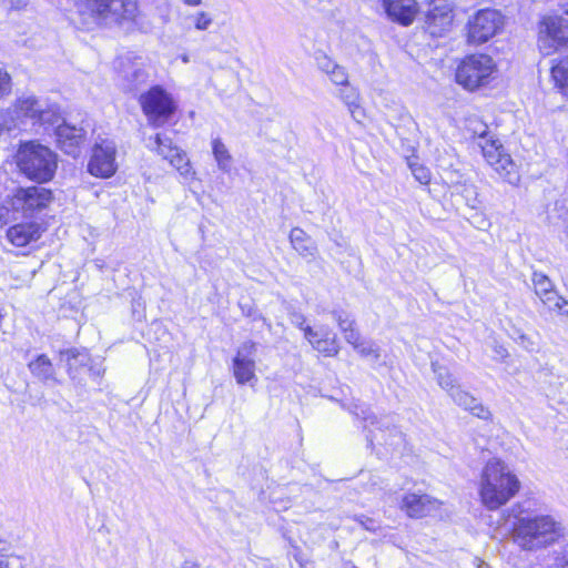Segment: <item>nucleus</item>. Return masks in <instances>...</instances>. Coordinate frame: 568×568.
<instances>
[{"label":"nucleus","instance_id":"4","mask_svg":"<svg viewBox=\"0 0 568 568\" xmlns=\"http://www.w3.org/2000/svg\"><path fill=\"white\" fill-rule=\"evenodd\" d=\"M16 163L28 179L44 183L54 176L58 158L48 146L29 141L20 144L16 153Z\"/></svg>","mask_w":568,"mask_h":568},{"label":"nucleus","instance_id":"41","mask_svg":"<svg viewBox=\"0 0 568 568\" xmlns=\"http://www.w3.org/2000/svg\"><path fill=\"white\" fill-rule=\"evenodd\" d=\"M2 3L8 9L19 10L27 6V0H2Z\"/></svg>","mask_w":568,"mask_h":568},{"label":"nucleus","instance_id":"24","mask_svg":"<svg viewBox=\"0 0 568 568\" xmlns=\"http://www.w3.org/2000/svg\"><path fill=\"white\" fill-rule=\"evenodd\" d=\"M29 369L37 378L48 382L53 381L58 383L54 376V368L51 361L45 355H39L34 361L29 364Z\"/></svg>","mask_w":568,"mask_h":568},{"label":"nucleus","instance_id":"23","mask_svg":"<svg viewBox=\"0 0 568 568\" xmlns=\"http://www.w3.org/2000/svg\"><path fill=\"white\" fill-rule=\"evenodd\" d=\"M148 146L155 151L159 155H161L164 160L170 162L172 160V155L176 152H181L182 149L174 145L172 140L160 133L155 134L154 138L150 139Z\"/></svg>","mask_w":568,"mask_h":568},{"label":"nucleus","instance_id":"45","mask_svg":"<svg viewBox=\"0 0 568 568\" xmlns=\"http://www.w3.org/2000/svg\"><path fill=\"white\" fill-rule=\"evenodd\" d=\"M133 77L139 82H144L146 78L145 73L141 69H134Z\"/></svg>","mask_w":568,"mask_h":568},{"label":"nucleus","instance_id":"16","mask_svg":"<svg viewBox=\"0 0 568 568\" xmlns=\"http://www.w3.org/2000/svg\"><path fill=\"white\" fill-rule=\"evenodd\" d=\"M13 113L17 119L31 120L32 123L45 122L49 112L44 109V103L33 95H22L13 104Z\"/></svg>","mask_w":568,"mask_h":568},{"label":"nucleus","instance_id":"51","mask_svg":"<svg viewBox=\"0 0 568 568\" xmlns=\"http://www.w3.org/2000/svg\"><path fill=\"white\" fill-rule=\"evenodd\" d=\"M182 61H183L184 63H187V62H189V57H187V55H183V57H182Z\"/></svg>","mask_w":568,"mask_h":568},{"label":"nucleus","instance_id":"22","mask_svg":"<svg viewBox=\"0 0 568 568\" xmlns=\"http://www.w3.org/2000/svg\"><path fill=\"white\" fill-rule=\"evenodd\" d=\"M290 242L293 248L302 256V257H315L317 253V247L315 243L312 241L310 235L300 227H293L290 232Z\"/></svg>","mask_w":568,"mask_h":568},{"label":"nucleus","instance_id":"14","mask_svg":"<svg viewBox=\"0 0 568 568\" xmlns=\"http://www.w3.org/2000/svg\"><path fill=\"white\" fill-rule=\"evenodd\" d=\"M453 8L448 0H432L426 14V27L432 36H442L453 23Z\"/></svg>","mask_w":568,"mask_h":568},{"label":"nucleus","instance_id":"7","mask_svg":"<svg viewBox=\"0 0 568 568\" xmlns=\"http://www.w3.org/2000/svg\"><path fill=\"white\" fill-rule=\"evenodd\" d=\"M52 201L50 190L40 186L18 187L8 196V203L14 213H21L26 217L33 216L45 209Z\"/></svg>","mask_w":568,"mask_h":568},{"label":"nucleus","instance_id":"27","mask_svg":"<svg viewBox=\"0 0 568 568\" xmlns=\"http://www.w3.org/2000/svg\"><path fill=\"white\" fill-rule=\"evenodd\" d=\"M212 152L217 168L224 173H229L232 168L233 159L226 145L220 139H214L212 141Z\"/></svg>","mask_w":568,"mask_h":568},{"label":"nucleus","instance_id":"42","mask_svg":"<svg viewBox=\"0 0 568 568\" xmlns=\"http://www.w3.org/2000/svg\"><path fill=\"white\" fill-rule=\"evenodd\" d=\"M383 436H379V434H376L374 430L369 429V435H367V442L372 446L374 444V440H377L379 444H382Z\"/></svg>","mask_w":568,"mask_h":568},{"label":"nucleus","instance_id":"11","mask_svg":"<svg viewBox=\"0 0 568 568\" xmlns=\"http://www.w3.org/2000/svg\"><path fill=\"white\" fill-rule=\"evenodd\" d=\"M257 344L246 341L237 348L232 362L233 375L239 385H254L257 382L255 355Z\"/></svg>","mask_w":568,"mask_h":568},{"label":"nucleus","instance_id":"3","mask_svg":"<svg viewBox=\"0 0 568 568\" xmlns=\"http://www.w3.org/2000/svg\"><path fill=\"white\" fill-rule=\"evenodd\" d=\"M520 488V480L504 460L491 458L486 463L478 486L479 499L486 509L497 510L505 506Z\"/></svg>","mask_w":568,"mask_h":568},{"label":"nucleus","instance_id":"40","mask_svg":"<svg viewBox=\"0 0 568 568\" xmlns=\"http://www.w3.org/2000/svg\"><path fill=\"white\" fill-rule=\"evenodd\" d=\"M61 355H62V357H65V361L68 362L70 372L73 366L72 361H77L78 356H81V354L75 353L74 351H67V352H63ZM84 357L85 356L82 355V358H84ZM80 362L83 363V359H81Z\"/></svg>","mask_w":568,"mask_h":568},{"label":"nucleus","instance_id":"39","mask_svg":"<svg viewBox=\"0 0 568 568\" xmlns=\"http://www.w3.org/2000/svg\"><path fill=\"white\" fill-rule=\"evenodd\" d=\"M290 321L293 325L300 327L303 332H304V328L307 326L305 325V316L300 313V312H296V311H293L290 313Z\"/></svg>","mask_w":568,"mask_h":568},{"label":"nucleus","instance_id":"17","mask_svg":"<svg viewBox=\"0 0 568 568\" xmlns=\"http://www.w3.org/2000/svg\"><path fill=\"white\" fill-rule=\"evenodd\" d=\"M84 134L82 128L63 123L57 128V142L64 153L77 158L80 152V145L84 141Z\"/></svg>","mask_w":568,"mask_h":568},{"label":"nucleus","instance_id":"36","mask_svg":"<svg viewBox=\"0 0 568 568\" xmlns=\"http://www.w3.org/2000/svg\"><path fill=\"white\" fill-rule=\"evenodd\" d=\"M316 64L318 69L324 72L327 77L331 73V70H334L337 65L335 61H333L326 54H320L316 57Z\"/></svg>","mask_w":568,"mask_h":568},{"label":"nucleus","instance_id":"30","mask_svg":"<svg viewBox=\"0 0 568 568\" xmlns=\"http://www.w3.org/2000/svg\"><path fill=\"white\" fill-rule=\"evenodd\" d=\"M355 408H356V410L354 412V414L365 423V425H364L365 428L369 429L371 426H378V430L382 434L383 433L382 426H385V427L389 426V420L387 417L378 419L377 416H375L373 413H371L368 408L358 407V406H356Z\"/></svg>","mask_w":568,"mask_h":568},{"label":"nucleus","instance_id":"29","mask_svg":"<svg viewBox=\"0 0 568 568\" xmlns=\"http://www.w3.org/2000/svg\"><path fill=\"white\" fill-rule=\"evenodd\" d=\"M551 77L561 92L568 95V58L560 59L552 65Z\"/></svg>","mask_w":568,"mask_h":568},{"label":"nucleus","instance_id":"5","mask_svg":"<svg viewBox=\"0 0 568 568\" xmlns=\"http://www.w3.org/2000/svg\"><path fill=\"white\" fill-rule=\"evenodd\" d=\"M497 71V65L488 54H470L458 64L455 73L456 82L463 88L474 91L487 85Z\"/></svg>","mask_w":568,"mask_h":568},{"label":"nucleus","instance_id":"6","mask_svg":"<svg viewBox=\"0 0 568 568\" xmlns=\"http://www.w3.org/2000/svg\"><path fill=\"white\" fill-rule=\"evenodd\" d=\"M505 27V17L496 9H481L468 19L467 42L479 45L499 34Z\"/></svg>","mask_w":568,"mask_h":568},{"label":"nucleus","instance_id":"34","mask_svg":"<svg viewBox=\"0 0 568 568\" xmlns=\"http://www.w3.org/2000/svg\"><path fill=\"white\" fill-rule=\"evenodd\" d=\"M193 21L195 30L205 31L213 23V18L206 11H199L193 16Z\"/></svg>","mask_w":568,"mask_h":568},{"label":"nucleus","instance_id":"10","mask_svg":"<svg viewBox=\"0 0 568 568\" xmlns=\"http://www.w3.org/2000/svg\"><path fill=\"white\" fill-rule=\"evenodd\" d=\"M568 42V22L561 17H547L539 27L538 47L540 51L549 55L560 45Z\"/></svg>","mask_w":568,"mask_h":568},{"label":"nucleus","instance_id":"31","mask_svg":"<svg viewBox=\"0 0 568 568\" xmlns=\"http://www.w3.org/2000/svg\"><path fill=\"white\" fill-rule=\"evenodd\" d=\"M432 366L434 373L436 374L438 385L450 395L453 389L458 387V385H456L455 378L447 368L438 365L437 363H433Z\"/></svg>","mask_w":568,"mask_h":568},{"label":"nucleus","instance_id":"15","mask_svg":"<svg viewBox=\"0 0 568 568\" xmlns=\"http://www.w3.org/2000/svg\"><path fill=\"white\" fill-rule=\"evenodd\" d=\"M440 501L427 494L407 493L402 498L400 509L410 518H423L439 509Z\"/></svg>","mask_w":568,"mask_h":568},{"label":"nucleus","instance_id":"20","mask_svg":"<svg viewBox=\"0 0 568 568\" xmlns=\"http://www.w3.org/2000/svg\"><path fill=\"white\" fill-rule=\"evenodd\" d=\"M42 230L36 222L19 223L8 229V241L17 246L24 247L41 237Z\"/></svg>","mask_w":568,"mask_h":568},{"label":"nucleus","instance_id":"2","mask_svg":"<svg viewBox=\"0 0 568 568\" xmlns=\"http://www.w3.org/2000/svg\"><path fill=\"white\" fill-rule=\"evenodd\" d=\"M77 9L84 21L104 27H120L126 30L150 29L139 11L135 0H78Z\"/></svg>","mask_w":568,"mask_h":568},{"label":"nucleus","instance_id":"26","mask_svg":"<svg viewBox=\"0 0 568 568\" xmlns=\"http://www.w3.org/2000/svg\"><path fill=\"white\" fill-rule=\"evenodd\" d=\"M333 316L347 343H355L359 339V333L354 327L355 321L348 314L343 311H335Z\"/></svg>","mask_w":568,"mask_h":568},{"label":"nucleus","instance_id":"1","mask_svg":"<svg viewBox=\"0 0 568 568\" xmlns=\"http://www.w3.org/2000/svg\"><path fill=\"white\" fill-rule=\"evenodd\" d=\"M514 518L511 538L524 551L546 549L564 536L561 521L551 515L521 509Z\"/></svg>","mask_w":568,"mask_h":568},{"label":"nucleus","instance_id":"18","mask_svg":"<svg viewBox=\"0 0 568 568\" xmlns=\"http://www.w3.org/2000/svg\"><path fill=\"white\" fill-rule=\"evenodd\" d=\"M383 8L393 21L403 26H409L418 11L416 0H384Z\"/></svg>","mask_w":568,"mask_h":568},{"label":"nucleus","instance_id":"47","mask_svg":"<svg viewBox=\"0 0 568 568\" xmlns=\"http://www.w3.org/2000/svg\"><path fill=\"white\" fill-rule=\"evenodd\" d=\"M0 568H12V562L9 559H0Z\"/></svg>","mask_w":568,"mask_h":568},{"label":"nucleus","instance_id":"13","mask_svg":"<svg viewBox=\"0 0 568 568\" xmlns=\"http://www.w3.org/2000/svg\"><path fill=\"white\" fill-rule=\"evenodd\" d=\"M532 284L536 295L549 311H557L568 316V301L558 294L551 280L540 272H534Z\"/></svg>","mask_w":568,"mask_h":568},{"label":"nucleus","instance_id":"33","mask_svg":"<svg viewBox=\"0 0 568 568\" xmlns=\"http://www.w3.org/2000/svg\"><path fill=\"white\" fill-rule=\"evenodd\" d=\"M409 168L413 175L420 184L426 185L430 182V172L426 166L416 162H410Z\"/></svg>","mask_w":568,"mask_h":568},{"label":"nucleus","instance_id":"52","mask_svg":"<svg viewBox=\"0 0 568 568\" xmlns=\"http://www.w3.org/2000/svg\"><path fill=\"white\" fill-rule=\"evenodd\" d=\"M520 338L523 339V343L527 339L525 334H520Z\"/></svg>","mask_w":568,"mask_h":568},{"label":"nucleus","instance_id":"9","mask_svg":"<svg viewBox=\"0 0 568 568\" xmlns=\"http://www.w3.org/2000/svg\"><path fill=\"white\" fill-rule=\"evenodd\" d=\"M148 120L155 126L164 124L175 111L174 101L163 88L155 85L140 97Z\"/></svg>","mask_w":568,"mask_h":568},{"label":"nucleus","instance_id":"19","mask_svg":"<svg viewBox=\"0 0 568 568\" xmlns=\"http://www.w3.org/2000/svg\"><path fill=\"white\" fill-rule=\"evenodd\" d=\"M304 337L315 351L326 356H335L339 351L336 335L327 331L314 329L311 326H306L304 328Z\"/></svg>","mask_w":568,"mask_h":568},{"label":"nucleus","instance_id":"12","mask_svg":"<svg viewBox=\"0 0 568 568\" xmlns=\"http://www.w3.org/2000/svg\"><path fill=\"white\" fill-rule=\"evenodd\" d=\"M116 146L112 140L101 139L95 142L88 164L89 172L99 178H109L116 171Z\"/></svg>","mask_w":568,"mask_h":568},{"label":"nucleus","instance_id":"25","mask_svg":"<svg viewBox=\"0 0 568 568\" xmlns=\"http://www.w3.org/2000/svg\"><path fill=\"white\" fill-rule=\"evenodd\" d=\"M169 163L179 172L184 182L190 183L196 179V172L183 150L175 152Z\"/></svg>","mask_w":568,"mask_h":568},{"label":"nucleus","instance_id":"21","mask_svg":"<svg viewBox=\"0 0 568 568\" xmlns=\"http://www.w3.org/2000/svg\"><path fill=\"white\" fill-rule=\"evenodd\" d=\"M449 396L455 402V404H457L465 410H468L471 415L484 420H488L491 418L490 410L470 393L462 389L459 386L457 388H454Z\"/></svg>","mask_w":568,"mask_h":568},{"label":"nucleus","instance_id":"38","mask_svg":"<svg viewBox=\"0 0 568 568\" xmlns=\"http://www.w3.org/2000/svg\"><path fill=\"white\" fill-rule=\"evenodd\" d=\"M13 213L14 212L7 199L2 204H0V225L7 224L11 220Z\"/></svg>","mask_w":568,"mask_h":568},{"label":"nucleus","instance_id":"28","mask_svg":"<svg viewBox=\"0 0 568 568\" xmlns=\"http://www.w3.org/2000/svg\"><path fill=\"white\" fill-rule=\"evenodd\" d=\"M337 95L348 108L352 115L356 118V112L359 109L361 101L358 90L348 83L339 88Z\"/></svg>","mask_w":568,"mask_h":568},{"label":"nucleus","instance_id":"46","mask_svg":"<svg viewBox=\"0 0 568 568\" xmlns=\"http://www.w3.org/2000/svg\"><path fill=\"white\" fill-rule=\"evenodd\" d=\"M186 6H190V7H197L200 4H202V1L203 0H182Z\"/></svg>","mask_w":568,"mask_h":568},{"label":"nucleus","instance_id":"43","mask_svg":"<svg viewBox=\"0 0 568 568\" xmlns=\"http://www.w3.org/2000/svg\"><path fill=\"white\" fill-rule=\"evenodd\" d=\"M362 526L367 530H375L376 524L372 518H364L361 520Z\"/></svg>","mask_w":568,"mask_h":568},{"label":"nucleus","instance_id":"48","mask_svg":"<svg viewBox=\"0 0 568 568\" xmlns=\"http://www.w3.org/2000/svg\"><path fill=\"white\" fill-rule=\"evenodd\" d=\"M181 568H199V566L194 562H191V561H185Z\"/></svg>","mask_w":568,"mask_h":568},{"label":"nucleus","instance_id":"8","mask_svg":"<svg viewBox=\"0 0 568 568\" xmlns=\"http://www.w3.org/2000/svg\"><path fill=\"white\" fill-rule=\"evenodd\" d=\"M479 146L487 163L507 182L516 184L519 181L516 164L510 155L505 153L503 145L497 140L488 138L485 131L479 135Z\"/></svg>","mask_w":568,"mask_h":568},{"label":"nucleus","instance_id":"50","mask_svg":"<svg viewBox=\"0 0 568 568\" xmlns=\"http://www.w3.org/2000/svg\"><path fill=\"white\" fill-rule=\"evenodd\" d=\"M4 549V541L0 538V551H3Z\"/></svg>","mask_w":568,"mask_h":568},{"label":"nucleus","instance_id":"37","mask_svg":"<svg viewBox=\"0 0 568 568\" xmlns=\"http://www.w3.org/2000/svg\"><path fill=\"white\" fill-rule=\"evenodd\" d=\"M11 91V78L9 73L0 69V99L8 95Z\"/></svg>","mask_w":568,"mask_h":568},{"label":"nucleus","instance_id":"32","mask_svg":"<svg viewBox=\"0 0 568 568\" xmlns=\"http://www.w3.org/2000/svg\"><path fill=\"white\" fill-rule=\"evenodd\" d=\"M362 357L377 361L381 356L378 346L373 342L356 341L351 343Z\"/></svg>","mask_w":568,"mask_h":568},{"label":"nucleus","instance_id":"35","mask_svg":"<svg viewBox=\"0 0 568 568\" xmlns=\"http://www.w3.org/2000/svg\"><path fill=\"white\" fill-rule=\"evenodd\" d=\"M329 80L333 84L337 87H343L345 84H348V74L344 67L337 64L334 70H331V73L328 74Z\"/></svg>","mask_w":568,"mask_h":568},{"label":"nucleus","instance_id":"49","mask_svg":"<svg viewBox=\"0 0 568 568\" xmlns=\"http://www.w3.org/2000/svg\"><path fill=\"white\" fill-rule=\"evenodd\" d=\"M497 353L500 355V356H505L506 355V349L505 348H500L497 351Z\"/></svg>","mask_w":568,"mask_h":568},{"label":"nucleus","instance_id":"44","mask_svg":"<svg viewBox=\"0 0 568 568\" xmlns=\"http://www.w3.org/2000/svg\"><path fill=\"white\" fill-rule=\"evenodd\" d=\"M561 18L568 22V0H560Z\"/></svg>","mask_w":568,"mask_h":568}]
</instances>
